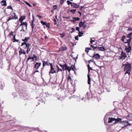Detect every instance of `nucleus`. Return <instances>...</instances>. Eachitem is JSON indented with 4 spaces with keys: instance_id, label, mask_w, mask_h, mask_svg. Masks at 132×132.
<instances>
[{
    "instance_id": "obj_62",
    "label": "nucleus",
    "mask_w": 132,
    "mask_h": 132,
    "mask_svg": "<svg viewBox=\"0 0 132 132\" xmlns=\"http://www.w3.org/2000/svg\"><path fill=\"white\" fill-rule=\"evenodd\" d=\"M70 16H68V17H66L65 18L66 19H69L70 18Z\"/></svg>"
},
{
    "instance_id": "obj_54",
    "label": "nucleus",
    "mask_w": 132,
    "mask_h": 132,
    "mask_svg": "<svg viewBox=\"0 0 132 132\" xmlns=\"http://www.w3.org/2000/svg\"><path fill=\"white\" fill-rule=\"evenodd\" d=\"M83 28L84 29H85L86 28V26L85 25L83 26Z\"/></svg>"
},
{
    "instance_id": "obj_28",
    "label": "nucleus",
    "mask_w": 132,
    "mask_h": 132,
    "mask_svg": "<svg viewBox=\"0 0 132 132\" xmlns=\"http://www.w3.org/2000/svg\"><path fill=\"white\" fill-rule=\"evenodd\" d=\"M84 25V23L82 21H81L79 24V26L81 27L83 26Z\"/></svg>"
},
{
    "instance_id": "obj_7",
    "label": "nucleus",
    "mask_w": 132,
    "mask_h": 132,
    "mask_svg": "<svg viewBox=\"0 0 132 132\" xmlns=\"http://www.w3.org/2000/svg\"><path fill=\"white\" fill-rule=\"evenodd\" d=\"M54 67H51L50 71L49 73L50 74V73L53 74L56 73V71L54 70Z\"/></svg>"
},
{
    "instance_id": "obj_32",
    "label": "nucleus",
    "mask_w": 132,
    "mask_h": 132,
    "mask_svg": "<svg viewBox=\"0 0 132 132\" xmlns=\"http://www.w3.org/2000/svg\"><path fill=\"white\" fill-rule=\"evenodd\" d=\"M126 38V36H124L123 35L122 38H121V40L123 42H124V40Z\"/></svg>"
},
{
    "instance_id": "obj_12",
    "label": "nucleus",
    "mask_w": 132,
    "mask_h": 132,
    "mask_svg": "<svg viewBox=\"0 0 132 132\" xmlns=\"http://www.w3.org/2000/svg\"><path fill=\"white\" fill-rule=\"evenodd\" d=\"M41 65V63L37 62L35 65V68L36 69H38Z\"/></svg>"
},
{
    "instance_id": "obj_19",
    "label": "nucleus",
    "mask_w": 132,
    "mask_h": 132,
    "mask_svg": "<svg viewBox=\"0 0 132 132\" xmlns=\"http://www.w3.org/2000/svg\"><path fill=\"white\" fill-rule=\"evenodd\" d=\"M25 17L24 16H21L19 19L20 22H22L23 20L25 19Z\"/></svg>"
},
{
    "instance_id": "obj_48",
    "label": "nucleus",
    "mask_w": 132,
    "mask_h": 132,
    "mask_svg": "<svg viewBox=\"0 0 132 132\" xmlns=\"http://www.w3.org/2000/svg\"><path fill=\"white\" fill-rule=\"evenodd\" d=\"M75 39L77 40H78V39H79V38H78V36H77L75 37Z\"/></svg>"
},
{
    "instance_id": "obj_59",
    "label": "nucleus",
    "mask_w": 132,
    "mask_h": 132,
    "mask_svg": "<svg viewBox=\"0 0 132 132\" xmlns=\"http://www.w3.org/2000/svg\"><path fill=\"white\" fill-rule=\"evenodd\" d=\"M72 65H71V68H71V70H73V71H74V69L73 68H72V67H72Z\"/></svg>"
},
{
    "instance_id": "obj_61",
    "label": "nucleus",
    "mask_w": 132,
    "mask_h": 132,
    "mask_svg": "<svg viewBox=\"0 0 132 132\" xmlns=\"http://www.w3.org/2000/svg\"><path fill=\"white\" fill-rule=\"evenodd\" d=\"M22 41L24 42H26V41H25V40L24 39H22Z\"/></svg>"
},
{
    "instance_id": "obj_1",
    "label": "nucleus",
    "mask_w": 132,
    "mask_h": 132,
    "mask_svg": "<svg viewBox=\"0 0 132 132\" xmlns=\"http://www.w3.org/2000/svg\"><path fill=\"white\" fill-rule=\"evenodd\" d=\"M123 66H125L124 71H125L126 70L125 74L126 75L127 73H128V75H129L131 69V64L128 62H126L125 64H123L122 67H123Z\"/></svg>"
},
{
    "instance_id": "obj_6",
    "label": "nucleus",
    "mask_w": 132,
    "mask_h": 132,
    "mask_svg": "<svg viewBox=\"0 0 132 132\" xmlns=\"http://www.w3.org/2000/svg\"><path fill=\"white\" fill-rule=\"evenodd\" d=\"M80 18L79 17H73L72 20H71V21L75 22V21L79 20Z\"/></svg>"
},
{
    "instance_id": "obj_52",
    "label": "nucleus",
    "mask_w": 132,
    "mask_h": 132,
    "mask_svg": "<svg viewBox=\"0 0 132 132\" xmlns=\"http://www.w3.org/2000/svg\"><path fill=\"white\" fill-rule=\"evenodd\" d=\"M120 59L122 60L125 59V57H124L123 56H122V57H120Z\"/></svg>"
},
{
    "instance_id": "obj_33",
    "label": "nucleus",
    "mask_w": 132,
    "mask_h": 132,
    "mask_svg": "<svg viewBox=\"0 0 132 132\" xmlns=\"http://www.w3.org/2000/svg\"><path fill=\"white\" fill-rule=\"evenodd\" d=\"M83 34V33L82 32H79V37L81 36Z\"/></svg>"
},
{
    "instance_id": "obj_3",
    "label": "nucleus",
    "mask_w": 132,
    "mask_h": 132,
    "mask_svg": "<svg viewBox=\"0 0 132 132\" xmlns=\"http://www.w3.org/2000/svg\"><path fill=\"white\" fill-rule=\"evenodd\" d=\"M18 19V17L13 12H11L10 14V17L8 20H7V22H8L10 20L13 19Z\"/></svg>"
},
{
    "instance_id": "obj_56",
    "label": "nucleus",
    "mask_w": 132,
    "mask_h": 132,
    "mask_svg": "<svg viewBox=\"0 0 132 132\" xmlns=\"http://www.w3.org/2000/svg\"><path fill=\"white\" fill-rule=\"evenodd\" d=\"M27 44V47H29V46H30V44L29 43H28V44Z\"/></svg>"
},
{
    "instance_id": "obj_23",
    "label": "nucleus",
    "mask_w": 132,
    "mask_h": 132,
    "mask_svg": "<svg viewBox=\"0 0 132 132\" xmlns=\"http://www.w3.org/2000/svg\"><path fill=\"white\" fill-rule=\"evenodd\" d=\"M69 68V67H68L67 64H65L64 65V68L63 69L64 70V69L65 70H67V69H68V68ZM64 71V70H63Z\"/></svg>"
},
{
    "instance_id": "obj_20",
    "label": "nucleus",
    "mask_w": 132,
    "mask_h": 132,
    "mask_svg": "<svg viewBox=\"0 0 132 132\" xmlns=\"http://www.w3.org/2000/svg\"><path fill=\"white\" fill-rule=\"evenodd\" d=\"M90 47L92 48V50H95L96 49L98 48V47L97 46H94L93 45H90Z\"/></svg>"
},
{
    "instance_id": "obj_22",
    "label": "nucleus",
    "mask_w": 132,
    "mask_h": 132,
    "mask_svg": "<svg viewBox=\"0 0 132 132\" xmlns=\"http://www.w3.org/2000/svg\"><path fill=\"white\" fill-rule=\"evenodd\" d=\"M121 56L124 57H127V55L123 51H122L121 52Z\"/></svg>"
},
{
    "instance_id": "obj_26",
    "label": "nucleus",
    "mask_w": 132,
    "mask_h": 132,
    "mask_svg": "<svg viewBox=\"0 0 132 132\" xmlns=\"http://www.w3.org/2000/svg\"><path fill=\"white\" fill-rule=\"evenodd\" d=\"M87 76L88 78V84L90 85V79L89 74Z\"/></svg>"
},
{
    "instance_id": "obj_16",
    "label": "nucleus",
    "mask_w": 132,
    "mask_h": 132,
    "mask_svg": "<svg viewBox=\"0 0 132 132\" xmlns=\"http://www.w3.org/2000/svg\"><path fill=\"white\" fill-rule=\"evenodd\" d=\"M67 49V47H62L60 49V50L61 51H66Z\"/></svg>"
},
{
    "instance_id": "obj_60",
    "label": "nucleus",
    "mask_w": 132,
    "mask_h": 132,
    "mask_svg": "<svg viewBox=\"0 0 132 132\" xmlns=\"http://www.w3.org/2000/svg\"><path fill=\"white\" fill-rule=\"evenodd\" d=\"M60 0L61 1V2L62 3H63L64 0Z\"/></svg>"
},
{
    "instance_id": "obj_27",
    "label": "nucleus",
    "mask_w": 132,
    "mask_h": 132,
    "mask_svg": "<svg viewBox=\"0 0 132 132\" xmlns=\"http://www.w3.org/2000/svg\"><path fill=\"white\" fill-rule=\"evenodd\" d=\"M4 86L5 85L4 82H1L0 84V87H1V89H2V88L4 87Z\"/></svg>"
},
{
    "instance_id": "obj_37",
    "label": "nucleus",
    "mask_w": 132,
    "mask_h": 132,
    "mask_svg": "<svg viewBox=\"0 0 132 132\" xmlns=\"http://www.w3.org/2000/svg\"><path fill=\"white\" fill-rule=\"evenodd\" d=\"M33 55L34 56V57H34V58H35V60L36 61L37 60H38V58L34 54Z\"/></svg>"
},
{
    "instance_id": "obj_44",
    "label": "nucleus",
    "mask_w": 132,
    "mask_h": 132,
    "mask_svg": "<svg viewBox=\"0 0 132 132\" xmlns=\"http://www.w3.org/2000/svg\"><path fill=\"white\" fill-rule=\"evenodd\" d=\"M25 26V25H24V26H22V27H23V28L24 29H27V26H26V27Z\"/></svg>"
},
{
    "instance_id": "obj_36",
    "label": "nucleus",
    "mask_w": 132,
    "mask_h": 132,
    "mask_svg": "<svg viewBox=\"0 0 132 132\" xmlns=\"http://www.w3.org/2000/svg\"><path fill=\"white\" fill-rule=\"evenodd\" d=\"M69 80H71L72 79L71 78V77L70 76H69L68 77V81H69Z\"/></svg>"
},
{
    "instance_id": "obj_8",
    "label": "nucleus",
    "mask_w": 132,
    "mask_h": 132,
    "mask_svg": "<svg viewBox=\"0 0 132 132\" xmlns=\"http://www.w3.org/2000/svg\"><path fill=\"white\" fill-rule=\"evenodd\" d=\"M19 55H21L22 54H26V52L24 51V50L23 49H22L21 48H20V50L19 51Z\"/></svg>"
},
{
    "instance_id": "obj_41",
    "label": "nucleus",
    "mask_w": 132,
    "mask_h": 132,
    "mask_svg": "<svg viewBox=\"0 0 132 132\" xmlns=\"http://www.w3.org/2000/svg\"><path fill=\"white\" fill-rule=\"evenodd\" d=\"M131 38H130V39H128L127 40V41L128 42V43H130L131 41Z\"/></svg>"
},
{
    "instance_id": "obj_13",
    "label": "nucleus",
    "mask_w": 132,
    "mask_h": 132,
    "mask_svg": "<svg viewBox=\"0 0 132 132\" xmlns=\"http://www.w3.org/2000/svg\"><path fill=\"white\" fill-rule=\"evenodd\" d=\"M15 36H16V34L14 35L13 36V39L14 40L13 41V42H18L19 43H20V42L19 41V40L16 39H15Z\"/></svg>"
},
{
    "instance_id": "obj_11",
    "label": "nucleus",
    "mask_w": 132,
    "mask_h": 132,
    "mask_svg": "<svg viewBox=\"0 0 132 132\" xmlns=\"http://www.w3.org/2000/svg\"><path fill=\"white\" fill-rule=\"evenodd\" d=\"M21 46H23V47L24 48H26L27 47V44L26 42L22 43Z\"/></svg>"
},
{
    "instance_id": "obj_42",
    "label": "nucleus",
    "mask_w": 132,
    "mask_h": 132,
    "mask_svg": "<svg viewBox=\"0 0 132 132\" xmlns=\"http://www.w3.org/2000/svg\"><path fill=\"white\" fill-rule=\"evenodd\" d=\"M53 20H54V24L55 25V24H56L57 23V21H56V20L55 19H54Z\"/></svg>"
},
{
    "instance_id": "obj_58",
    "label": "nucleus",
    "mask_w": 132,
    "mask_h": 132,
    "mask_svg": "<svg viewBox=\"0 0 132 132\" xmlns=\"http://www.w3.org/2000/svg\"><path fill=\"white\" fill-rule=\"evenodd\" d=\"M72 32H74L75 31V29L74 28H72Z\"/></svg>"
},
{
    "instance_id": "obj_49",
    "label": "nucleus",
    "mask_w": 132,
    "mask_h": 132,
    "mask_svg": "<svg viewBox=\"0 0 132 132\" xmlns=\"http://www.w3.org/2000/svg\"><path fill=\"white\" fill-rule=\"evenodd\" d=\"M71 56L74 59V60H75V61L77 59V57H76V58H75V57H73V55H71Z\"/></svg>"
},
{
    "instance_id": "obj_4",
    "label": "nucleus",
    "mask_w": 132,
    "mask_h": 132,
    "mask_svg": "<svg viewBox=\"0 0 132 132\" xmlns=\"http://www.w3.org/2000/svg\"><path fill=\"white\" fill-rule=\"evenodd\" d=\"M131 46H129V47H128L127 46H125V50L126 51L127 53L130 52L131 50Z\"/></svg>"
},
{
    "instance_id": "obj_15",
    "label": "nucleus",
    "mask_w": 132,
    "mask_h": 132,
    "mask_svg": "<svg viewBox=\"0 0 132 132\" xmlns=\"http://www.w3.org/2000/svg\"><path fill=\"white\" fill-rule=\"evenodd\" d=\"M21 24L20 25V26H23L25 25V26L26 27V26H27V23L26 22H21Z\"/></svg>"
},
{
    "instance_id": "obj_34",
    "label": "nucleus",
    "mask_w": 132,
    "mask_h": 132,
    "mask_svg": "<svg viewBox=\"0 0 132 132\" xmlns=\"http://www.w3.org/2000/svg\"><path fill=\"white\" fill-rule=\"evenodd\" d=\"M24 2L26 3L28 6L30 7H31L32 6L28 2H27L24 1Z\"/></svg>"
},
{
    "instance_id": "obj_25",
    "label": "nucleus",
    "mask_w": 132,
    "mask_h": 132,
    "mask_svg": "<svg viewBox=\"0 0 132 132\" xmlns=\"http://www.w3.org/2000/svg\"><path fill=\"white\" fill-rule=\"evenodd\" d=\"M92 50V48H88L86 47V48L85 51L87 53H88L89 52V50Z\"/></svg>"
},
{
    "instance_id": "obj_63",
    "label": "nucleus",
    "mask_w": 132,
    "mask_h": 132,
    "mask_svg": "<svg viewBox=\"0 0 132 132\" xmlns=\"http://www.w3.org/2000/svg\"><path fill=\"white\" fill-rule=\"evenodd\" d=\"M87 67H88V69H89V68H90V67L89 66V64H88L87 65Z\"/></svg>"
},
{
    "instance_id": "obj_57",
    "label": "nucleus",
    "mask_w": 132,
    "mask_h": 132,
    "mask_svg": "<svg viewBox=\"0 0 132 132\" xmlns=\"http://www.w3.org/2000/svg\"><path fill=\"white\" fill-rule=\"evenodd\" d=\"M61 37H63L64 36V35L63 34H61Z\"/></svg>"
},
{
    "instance_id": "obj_46",
    "label": "nucleus",
    "mask_w": 132,
    "mask_h": 132,
    "mask_svg": "<svg viewBox=\"0 0 132 132\" xmlns=\"http://www.w3.org/2000/svg\"><path fill=\"white\" fill-rule=\"evenodd\" d=\"M23 31V32H25V31L24 30V29L23 28V27H22V29L21 30H20V31Z\"/></svg>"
},
{
    "instance_id": "obj_47",
    "label": "nucleus",
    "mask_w": 132,
    "mask_h": 132,
    "mask_svg": "<svg viewBox=\"0 0 132 132\" xmlns=\"http://www.w3.org/2000/svg\"><path fill=\"white\" fill-rule=\"evenodd\" d=\"M49 64H50L51 65V67H54V65H53L52 63H49Z\"/></svg>"
},
{
    "instance_id": "obj_18",
    "label": "nucleus",
    "mask_w": 132,
    "mask_h": 132,
    "mask_svg": "<svg viewBox=\"0 0 132 132\" xmlns=\"http://www.w3.org/2000/svg\"><path fill=\"white\" fill-rule=\"evenodd\" d=\"M33 18H34L33 16ZM34 19L32 21V23L31 24V27L32 29V30H33V29L34 28V24L33 23V22H34Z\"/></svg>"
},
{
    "instance_id": "obj_35",
    "label": "nucleus",
    "mask_w": 132,
    "mask_h": 132,
    "mask_svg": "<svg viewBox=\"0 0 132 132\" xmlns=\"http://www.w3.org/2000/svg\"><path fill=\"white\" fill-rule=\"evenodd\" d=\"M80 28L79 27H77L76 28V30H77L79 31V32H80Z\"/></svg>"
},
{
    "instance_id": "obj_50",
    "label": "nucleus",
    "mask_w": 132,
    "mask_h": 132,
    "mask_svg": "<svg viewBox=\"0 0 132 132\" xmlns=\"http://www.w3.org/2000/svg\"><path fill=\"white\" fill-rule=\"evenodd\" d=\"M68 71L69 72H70V71L71 70V68H70L69 67L68 68V69H67Z\"/></svg>"
},
{
    "instance_id": "obj_31",
    "label": "nucleus",
    "mask_w": 132,
    "mask_h": 132,
    "mask_svg": "<svg viewBox=\"0 0 132 132\" xmlns=\"http://www.w3.org/2000/svg\"><path fill=\"white\" fill-rule=\"evenodd\" d=\"M67 2L68 5H69L70 4H71V6L72 5V4H73V3H72L71 2L69 1H67Z\"/></svg>"
},
{
    "instance_id": "obj_45",
    "label": "nucleus",
    "mask_w": 132,
    "mask_h": 132,
    "mask_svg": "<svg viewBox=\"0 0 132 132\" xmlns=\"http://www.w3.org/2000/svg\"><path fill=\"white\" fill-rule=\"evenodd\" d=\"M58 69L57 72H58V71H62V70L61 69H60L59 68V67H58V69Z\"/></svg>"
},
{
    "instance_id": "obj_10",
    "label": "nucleus",
    "mask_w": 132,
    "mask_h": 132,
    "mask_svg": "<svg viewBox=\"0 0 132 132\" xmlns=\"http://www.w3.org/2000/svg\"><path fill=\"white\" fill-rule=\"evenodd\" d=\"M93 57H94L96 59H98L100 57V56L98 54H94L93 56Z\"/></svg>"
},
{
    "instance_id": "obj_17",
    "label": "nucleus",
    "mask_w": 132,
    "mask_h": 132,
    "mask_svg": "<svg viewBox=\"0 0 132 132\" xmlns=\"http://www.w3.org/2000/svg\"><path fill=\"white\" fill-rule=\"evenodd\" d=\"M30 59L31 60V61H33L34 60V57H31L30 56H29V57L28 59L27 62Z\"/></svg>"
},
{
    "instance_id": "obj_43",
    "label": "nucleus",
    "mask_w": 132,
    "mask_h": 132,
    "mask_svg": "<svg viewBox=\"0 0 132 132\" xmlns=\"http://www.w3.org/2000/svg\"><path fill=\"white\" fill-rule=\"evenodd\" d=\"M13 32L11 31V32L10 33V35L11 36H13H13H14V35H13Z\"/></svg>"
},
{
    "instance_id": "obj_2",
    "label": "nucleus",
    "mask_w": 132,
    "mask_h": 132,
    "mask_svg": "<svg viewBox=\"0 0 132 132\" xmlns=\"http://www.w3.org/2000/svg\"><path fill=\"white\" fill-rule=\"evenodd\" d=\"M121 120L122 119L121 118H118L115 119L114 118L109 117L108 119V122L109 123H110L114 121V123H116L119 122H121Z\"/></svg>"
},
{
    "instance_id": "obj_9",
    "label": "nucleus",
    "mask_w": 132,
    "mask_h": 132,
    "mask_svg": "<svg viewBox=\"0 0 132 132\" xmlns=\"http://www.w3.org/2000/svg\"><path fill=\"white\" fill-rule=\"evenodd\" d=\"M1 5L2 6H6L7 5V3H6V1L5 0H3L1 2Z\"/></svg>"
},
{
    "instance_id": "obj_14",
    "label": "nucleus",
    "mask_w": 132,
    "mask_h": 132,
    "mask_svg": "<svg viewBox=\"0 0 132 132\" xmlns=\"http://www.w3.org/2000/svg\"><path fill=\"white\" fill-rule=\"evenodd\" d=\"M72 6H73L74 8H77L79 7V5L77 4L73 3L72 4Z\"/></svg>"
},
{
    "instance_id": "obj_55",
    "label": "nucleus",
    "mask_w": 132,
    "mask_h": 132,
    "mask_svg": "<svg viewBox=\"0 0 132 132\" xmlns=\"http://www.w3.org/2000/svg\"><path fill=\"white\" fill-rule=\"evenodd\" d=\"M60 66L62 67L63 69L64 68V65H61V64H60Z\"/></svg>"
},
{
    "instance_id": "obj_53",
    "label": "nucleus",
    "mask_w": 132,
    "mask_h": 132,
    "mask_svg": "<svg viewBox=\"0 0 132 132\" xmlns=\"http://www.w3.org/2000/svg\"><path fill=\"white\" fill-rule=\"evenodd\" d=\"M128 46H127L128 47H129V46H131V45H130V43H128Z\"/></svg>"
},
{
    "instance_id": "obj_64",
    "label": "nucleus",
    "mask_w": 132,
    "mask_h": 132,
    "mask_svg": "<svg viewBox=\"0 0 132 132\" xmlns=\"http://www.w3.org/2000/svg\"><path fill=\"white\" fill-rule=\"evenodd\" d=\"M55 7V8H54V9H56L57 7V6L56 5H54V7Z\"/></svg>"
},
{
    "instance_id": "obj_29",
    "label": "nucleus",
    "mask_w": 132,
    "mask_h": 132,
    "mask_svg": "<svg viewBox=\"0 0 132 132\" xmlns=\"http://www.w3.org/2000/svg\"><path fill=\"white\" fill-rule=\"evenodd\" d=\"M77 10L76 9H72L70 10V12L72 13L73 14H74L76 11Z\"/></svg>"
},
{
    "instance_id": "obj_30",
    "label": "nucleus",
    "mask_w": 132,
    "mask_h": 132,
    "mask_svg": "<svg viewBox=\"0 0 132 132\" xmlns=\"http://www.w3.org/2000/svg\"><path fill=\"white\" fill-rule=\"evenodd\" d=\"M93 39H94L95 38H91L90 39V43L91 44H93V42H95V40H93Z\"/></svg>"
},
{
    "instance_id": "obj_38",
    "label": "nucleus",
    "mask_w": 132,
    "mask_h": 132,
    "mask_svg": "<svg viewBox=\"0 0 132 132\" xmlns=\"http://www.w3.org/2000/svg\"><path fill=\"white\" fill-rule=\"evenodd\" d=\"M30 48L29 47H27V53H28L30 51Z\"/></svg>"
},
{
    "instance_id": "obj_5",
    "label": "nucleus",
    "mask_w": 132,
    "mask_h": 132,
    "mask_svg": "<svg viewBox=\"0 0 132 132\" xmlns=\"http://www.w3.org/2000/svg\"><path fill=\"white\" fill-rule=\"evenodd\" d=\"M42 24L48 28H50V23H47L46 22H44L42 21Z\"/></svg>"
},
{
    "instance_id": "obj_40",
    "label": "nucleus",
    "mask_w": 132,
    "mask_h": 132,
    "mask_svg": "<svg viewBox=\"0 0 132 132\" xmlns=\"http://www.w3.org/2000/svg\"><path fill=\"white\" fill-rule=\"evenodd\" d=\"M8 9H12V10H13V9L12 8V7L11 6H8L7 8Z\"/></svg>"
},
{
    "instance_id": "obj_24",
    "label": "nucleus",
    "mask_w": 132,
    "mask_h": 132,
    "mask_svg": "<svg viewBox=\"0 0 132 132\" xmlns=\"http://www.w3.org/2000/svg\"><path fill=\"white\" fill-rule=\"evenodd\" d=\"M98 48L101 51H104L105 50V48L104 47H98Z\"/></svg>"
},
{
    "instance_id": "obj_51",
    "label": "nucleus",
    "mask_w": 132,
    "mask_h": 132,
    "mask_svg": "<svg viewBox=\"0 0 132 132\" xmlns=\"http://www.w3.org/2000/svg\"><path fill=\"white\" fill-rule=\"evenodd\" d=\"M90 62H93V60L92 59H91L90 60H89V61H88L89 63H90Z\"/></svg>"
},
{
    "instance_id": "obj_21",
    "label": "nucleus",
    "mask_w": 132,
    "mask_h": 132,
    "mask_svg": "<svg viewBox=\"0 0 132 132\" xmlns=\"http://www.w3.org/2000/svg\"><path fill=\"white\" fill-rule=\"evenodd\" d=\"M43 67H44L45 65H48V64L47 62L43 61Z\"/></svg>"
},
{
    "instance_id": "obj_39",
    "label": "nucleus",
    "mask_w": 132,
    "mask_h": 132,
    "mask_svg": "<svg viewBox=\"0 0 132 132\" xmlns=\"http://www.w3.org/2000/svg\"><path fill=\"white\" fill-rule=\"evenodd\" d=\"M29 37H25V38L24 39L26 42H27L28 40L29 39Z\"/></svg>"
}]
</instances>
